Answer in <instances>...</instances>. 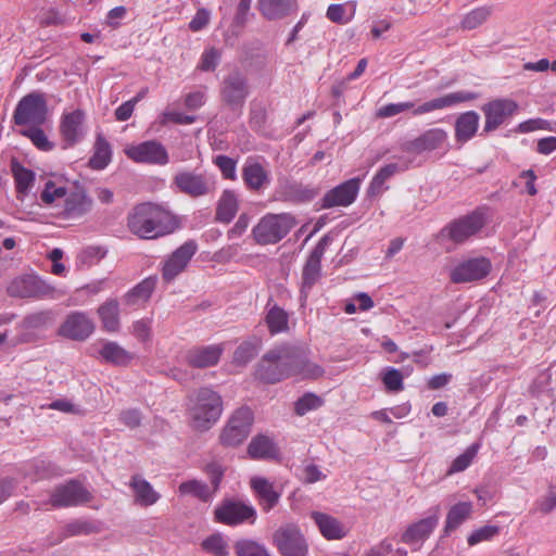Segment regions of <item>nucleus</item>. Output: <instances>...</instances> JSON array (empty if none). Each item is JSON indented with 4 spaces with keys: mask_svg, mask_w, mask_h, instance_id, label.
I'll list each match as a JSON object with an SVG mask.
<instances>
[{
    "mask_svg": "<svg viewBox=\"0 0 556 556\" xmlns=\"http://www.w3.org/2000/svg\"><path fill=\"white\" fill-rule=\"evenodd\" d=\"M324 374V368L312 363L303 350L287 344L265 353L255 369V378L270 384L291 376L317 379Z\"/></svg>",
    "mask_w": 556,
    "mask_h": 556,
    "instance_id": "1",
    "label": "nucleus"
},
{
    "mask_svg": "<svg viewBox=\"0 0 556 556\" xmlns=\"http://www.w3.org/2000/svg\"><path fill=\"white\" fill-rule=\"evenodd\" d=\"M176 227L175 216L151 202L136 205L127 215L128 230L140 239H156L172 233Z\"/></svg>",
    "mask_w": 556,
    "mask_h": 556,
    "instance_id": "2",
    "label": "nucleus"
},
{
    "mask_svg": "<svg viewBox=\"0 0 556 556\" xmlns=\"http://www.w3.org/2000/svg\"><path fill=\"white\" fill-rule=\"evenodd\" d=\"M477 98L478 93L476 92L460 90L424 102L418 106H416L415 102L412 101L389 103L379 108L376 113V116L378 118H389L408 110H412L413 115L415 116L424 115L432 111L454 106L462 102H469L476 100Z\"/></svg>",
    "mask_w": 556,
    "mask_h": 556,
    "instance_id": "3",
    "label": "nucleus"
},
{
    "mask_svg": "<svg viewBox=\"0 0 556 556\" xmlns=\"http://www.w3.org/2000/svg\"><path fill=\"white\" fill-rule=\"evenodd\" d=\"M191 401L190 416L197 429L206 430L219 419L223 400L217 392L210 388H201Z\"/></svg>",
    "mask_w": 556,
    "mask_h": 556,
    "instance_id": "4",
    "label": "nucleus"
},
{
    "mask_svg": "<svg viewBox=\"0 0 556 556\" xmlns=\"http://www.w3.org/2000/svg\"><path fill=\"white\" fill-rule=\"evenodd\" d=\"M298 222L291 213L264 215L252 229L253 239L257 244H276L282 240Z\"/></svg>",
    "mask_w": 556,
    "mask_h": 556,
    "instance_id": "5",
    "label": "nucleus"
},
{
    "mask_svg": "<svg viewBox=\"0 0 556 556\" xmlns=\"http://www.w3.org/2000/svg\"><path fill=\"white\" fill-rule=\"evenodd\" d=\"M48 117V104L45 93L30 92L24 96L13 113V121L17 126H42Z\"/></svg>",
    "mask_w": 556,
    "mask_h": 556,
    "instance_id": "6",
    "label": "nucleus"
},
{
    "mask_svg": "<svg viewBox=\"0 0 556 556\" xmlns=\"http://www.w3.org/2000/svg\"><path fill=\"white\" fill-rule=\"evenodd\" d=\"M253 421L251 408L243 406L236 409L220 431L219 443L225 447L239 446L251 433Z\"/></svg>",
    "mask_w": 556,
    "mask_h": 556,
    "instance_id": "7",
    "label": "nucleus"
},
{
    "mask_svg": "<svg viewBox=\"0 0 556 556\" xmlns=\"http://www.w3.org/2000/svg\"><path fill=\"white\" fill-rule=\"evenodd\" d=\"M273 545L281 556L308 555V543L300 527L294 522L281 525L275 530Z\"/></svg>",
    "mask_w": 556,
    "mask_h": 556,
    "instance_id": "8",
    "label": "nucleus"
},
{
    "mask_svg": "<svg viewBox=\"0 0 556 556\" xmlns=\"http://www.w3.org/2000/svg\"><path fill=\"white\" fill-rule=\"evenodd\" d=\"M483 226V214L475 211L444 226L441 229L438 239L450 240L455 244H460L479 232Z\"/></svg>",
    "mask_w": 556,
    "mask_h": 556,
    "instance_id": "9",
    "label": "nucleus"
},
{
    "mask_svg": "<svg viewBox=\"0 0 556 556\" xmlns=\"http://www.w3.org/2000/svg\"><path fill=\"white\" fill-rule=\"evenodd\" d=\"M220 100L232 111L241 110L250 94L247 76L239 70L231 71L222 80Z\"/></svg>",
    "mask_w": 556,
    "mask_h": 556,
    "instance_id": "10",
    "label": "nucleus"
},
{
    "mask_svg": "<svg viewBox=\"0 0 556 556\" xmlns=\"http://www.w3.org/2000/svg\"><path fill=\"white\" fill-rule=\"evenodd\" d=\"M173 185L179 192L190 198L204 197L215 190L213 176L194 170L178 172L173 178Z\"/></svg>",
    "mask_w": 556,
    "mask_h": 556,
    "instance_id": "11",
    "label": "nucleus"
},
{
    "mask_svg": "<svg viewBox=\"0 0 556 556\" xmlns=\"http://www.w3.org/2000/svg\"><path fill=\"white\" fill-rule=\"evenodd\" d=\"M91 500L92 494L79 481L72 479L53 489L49 504L54 508H65L79 506Z\"/></svg>",
    "mask_w": 556,
    "mask_h": 556,
    "instance_id": "12",
    "label": "nucleus"
},
{
    "mask_svg": "<svg viewBox=\"0 0 556 556\" xmlns=\"http://www.w3.org/2000/svg\"><path fill=\"white\" fill-rule=\"evenodd\" d=\"M7 291L13 298L42 299L52 296L54 288L36 275L25 274L15 277L8 286Z\"/></svg>",
    "mask_w": 556,
    "mask_h": 556,
    "instance_id": "13",
    "label": "nucleus"
},
{
    "mask_svg": "<svg viewBox=\"0 0 556 556\" xmlns=\"http://www.w3.org/2000/svg\"><path fill=\"white\" fill-rule=\"evenodd\" d=\"M518 110V104L510 99H494L483 104L481 111L484 114L485 122L483 134H489L501 127Z\"/></svg>",
    "mask_w": 556,
    "mask_h": 556,
    "instance_id": "14",
    "label": "nucleus"
},
{
    "mask_svg": "<svg viewBox=\"0 0 556 556\" xmlns=\"http://www.w3.org/2000/svg\"><path fill=\"white\" fill-rule=\"evenodd\" d=\"M492 269L486 257H473L459 262L450 273L453 283H467L482 280Z\"/></svg>",
    "mask_w": 556,
    "mask_h": 556,
    "instance_id": "15",
    "label": "nucleus"
},
{
    "mask_svg": "<svg viewBox=\"0 0 556 556\" xmlns=\"http://www.w3.org/2000/svg\"><path fill=\"white\" fill-rule=\"evenodd\" d=\"M331 241L329 235L323 236L307 257L302 269V293H307L321 277V258Z\"/></svg>",
    "mask_w": 556,
    "mask_h": 556,
    "instance_id": "16",
    "label": "nucleus"
},
{
    "mask_svg": "<svg viewBox=\"0 0 556 556\" xmlns=\"http://www.w3.org/2000/svg\"><path fill=\"white\" fill-rule=\"evenodd\" d=\"M85 122L86 114L80 109L62 114L59 130L63 149L72 148L85 138L87 132Z\"/></svg>",
    "mask_w": 556,
    "mask_h": 556,
    "instance_id": "17",
    "label": "nucleus"
},
{
    "mask_svg": "<svg viewBox=\"0 0 556 556\" xmlns=\"http://www.w3.org/2000/svg\"><path fill=\"white\" fill-rule=\"evenodd\" d=\"M198 251V244L194 240H188L177 248L164 262L162 267V278L166 282H172L188 266L189 262Z\"/></svg>",
    "mask_w": 556,
    "mask_h": 556,
    "instance_id": "18",
    "label": "nucleus"
},
{
    "mask_svg": "<svg viewBox=\"0 0 556 556\" xmlns=\"http://www.w3.org/2000/svg\"><path fill=\"white\" fill-rule=\"evenodd\" d=\"M215 520L227 526H237L244 521L254 522L256 510L242 502L225 500L214 511Z\"/></svg>",
    "mask_w": 556,
    "mask_h": 556,
    "instance_id": "19",
    "label": "nucleus"
},
{
    "mask_svg": "<svg viewBox=\"0 0 556 556\" xmlns=\"http://www.w3.org/2000/svg\"><path fill=\"white\" fill-rule=\"evenodd\" d=\"M94 331V323L85 312H72L59 328V334L74 340L85 341Z\"/></svg>",
    "mask_w": 556,
    "mask_h": 556,
    "instance_id": "20",
    "label": "nucleus"
},
{
    "mask_svg": "<svg viewBox=\"0 0 556 556\" xmlns=\"http://www.w3.org/2000/svg\"><path fill=\"white\" fill-rule=\"evenodd\" d=\"M126 155L137 163L165 165L169 157L165 147L156 140H148L125 150Z\"/></svg>",
    "mask_w": 556,
    "mask_h": 556,
    "instance_id": "21",
    "label": "nucleus"
},
{
    "mask_svg": "<svg viewBox=\"0 0 556 556\" xmlns=\"http://www.w3.org/2000/svg\"><path fill=\"white\" fill-rule=\"evenodd\" d=\"M440 519V506L430 509V515L407 527L402 534V542L407 545H421L437 528Z\"/></svg>",
    "mask_w": 556,
    "mask_h": 556,
    "instance_id": "22",
    "label": "nucleus"
},
{
    "mask_svg": "<svg viewBox=\"0 0 556 556\" xmlns=\"http://www.w3.org/2000/svg\"><path fill=\"white\" fill-rule=\"evenodd\" d=\"M361 179L351 178L327 191L321 200L323 208L336 206H349L355 200L359 191Z\"/></svg>",
    "mask_w": 556,
    "mask_h": 556,
    "instance_id": "23",
    "label": "nucleus"
},
{
    "mask_svg": "<svg viewBox=\"0 0 556 556\" xmlns=\"http://www.w3.org/2000/svg\"><path fill=\"white\" fill-rule=\"evenodd\" d=\"M256 9L269 22L282 21L299 10L298 0H257Z\"/></svg>",
    "mask_w": 556,
    "mask_h": 556,
    "instance_id": "24",
    "label": "nucleus"
},
{
    "mask_svg": "<svg viewBox=\"0 0 556 556\" xmlns=\"http://www.w3.org/2000/svg\"><path fill=\"white\" fill-rule=\"evenodd\" d=\"M242 180L251 191H261L270 184L268 170L255 157H248L241 170Z\"/></svg>",
    "mask_w": 556,
    "mask_h": 556,
    "instance_id": "25",
    "label": "nucleus"
},
{
    "mask_svg": "<svg viewBox=\"0 0 556 556\" xmlns=\"http://www.w3.org/2000/svg\"><path fill=\"white\" fill-rule=\"evenodd\" d=\"M447 139V134L441 128H432L421 134L416 139L405 143V150L414 153H422L440 149Z\"/></svg>",
    "mask_w": 556,
    "mask_h": 556,
    "instance_id": "26",
    "label": "nucleus"
},
{
    "mask_svg": "<svg viewBox=\"0 0 556 556\" xmlns=\"http://www.w3.org/2000/svg\"><path fill=\"white\" fill-rule=\"evenodd\" d=\"M220 344L197 346L188 351L187 362L194 368H205L216 365L223 354Z\"/></svg>",
    "mask_w": 556,
    "mask_h": 556,
    "instance_id": "27",
    "label": "nucleus"
},
{
    "mask_svg": "<svg viewBox=\"0 0 556 556\" xmlns=\"http://www.w3.org/2000/svg\"><path fill=\"white\" fill-rule=\"evenodd\" d=\"M157 282L156 276H149L131 288L123 298L124 304L130 307L143 306L151 298Z\"/></svg>",
    "mask_w": 556,
    "mask_h": 556,
    "instance_id": "28",
    "label": "nucleus"
},
{
    "mask_svg": "<svg viewBox=\"0 0 556 556\" xmlns=\"http://www.w3.org/2000/svg\"><path fill=\"white\" fill-rule=\"evenodd\" d=\"M311 518L315 521L321 535L327 540H340L348 533L342 522L328 514L312 511Z\"/></svg>",
    "mask_w": 556,
    "mask_h": 556,
    "instance_id": "29",
    "label": "nucleus"
},
{
    "mask_svg": "<svg viewBox=\"0 0 556 556\" xmlns=\"http://www.w3.org/2000/svg\"><path fill=\"white\" fill-rule=\"evenodd\" d=\"M92 199L84 190H75L65 198L63 215L66 218H79L91 211Z\"/></svg>",
    "mask_w": 556,
    "mask_h": 556,
    "instance_id": "30",
    "label": "nucleus"
},
{
    "mask_svg": "<svg viewBox=\"0 0 556 556\" xmlns=\"http://www.w3.org/2000/svg\"><path fill=\"white\" fill-rule=\"evenodd\" d=\"M480 116L476 111L462 113L455 122V140L465 143L472 139L478 131Z\"/></svg>",
    "mask_w": 556,
    "mask_h": 556,
    "instance_id": "31",
    "label": "nucleus"
},
{
    "mask_svg": "<svg viewBox=\"0 0 556 556\" xmlns=\"http://www.w3.org/2000/svg\"><path fill=\"white\" fill-rule=\"evenodd\" d=\"M250 484L256 493L264 511H269L277 505L280 494L266 478L253 477Z\"/></svg>",
    "mask_w": 556,
    "mask_h": 556,
    "instance_id": "32",
    "label": "nucleus"
},
{
    "mask_svg": "<svg viewBox=\"0 0 556 556\" xmlns=\"http://www.w3.org/2000/svg\"><path fill=\"white\" fill-rule=\"evenodd\" d=\"M129 486L134 491L135 502L140 506H151L161 497L160 493L153 489L151 483L139 475L131 477Z\"/></svg>",
    "mask_w": 556,
    "mask_h": 556,
    "instance_id": "33",
    "label": "nucleus"
},
{
    "mask_svg": "<svg viewBox=\"0 0 556 556\" xmlns=\"http://www.w3.org/2000/svg\"><path fill=\"white\" fill-rule=\"evenodd\" d=\"M248 454L252 459H274L279 456V448L269 437L257 434L249 443Z\"/></svg>",
    "mask_w": 556,
    "mask_h": 556,
    "instance_id": "34",
    "label": "nucleus"
},
{
    "mask_svg": "<svg viewBox=\"0 0 556 556\" xmlns=\"http://www.w3.org/2000/svg\"><path fill=\"white\" fill-rule=\"evenodd\" d=\"M317 194V188L298 181L287 182L281 189L283 200L292 203L311 202Z\"/></svg>",
    "mask_w": 556,
    "mask_h": 556,
    "instance_id": "35",
    "label": "nucleus"
},
{
    "mask_svg": "<svg viewBox=\"0 0 556 556\" xmlns=\"http://www.w3.org/2000/svg\"><path fill=\"white\" fill-rule=\"evenodd\" d=\"M98 316L103 330L117 332L121 329L119 303L116 299H108L98 307Z\"/></svg>",
    "mask_w": 556,
    "mask_h": 556,
    "instance_id": "36",
    "label": "nucleus"
},
{
    "mask_svg": "<svg viewBox=\"0 0 556 556\" xmlns=\"http://www.w3.org/2000/svg\"><path fill=\"white\" fill-rule=\"evenodd\" d=\"M239 210V201L233 190H225L216 206L215 219L223 224H229Z\"/></svg>",
    "mask_w": 556,
    "mask_h": 556,
    "instance_id": "37",
    "label": "nucleus"
},
{
    "mask_svg": "<svg viewBox=\"0 0 556 556\" xmlns=\"http://www.w3.org/2000/svg\"><path fill=\"white\" fill-rule=\"evenodd\" d=\"M99 353L106 363L115 366H127L135 358L132 353L113 341L105 342Z\"/></svg>",
    "mask_w": 556,
    "mask_h": 556,
    "instance_id": "38",
    "label": "nucleus"
},
{
    "mask_svg": "<svg viewBox=\"0 0 556 556\" xmlns=\"http://www.w3.org/2000/svg\"><path fill=\"white\" fill-rule=\"evenodd\" d=\"M472 513L471 502H459L453 505L447 515L444 526V533L446 535L455 531L463 522H465Z\"/></svg>",
    "mask_w": 556,
    "mask_h": 556,
    "instance_id": "39",
    "label": "nucleus"
},
{
    "mask_svg": "<svg viewBox=\"0 0 556 556\" xmlns=\"http://www.w3.org/2000/svg\"><path fill=\"white\" fill-rule=\"evenodd\" d=\"M265 324L271 336L289 330V314L277 304L270 306L265 316Z\"/></svg>",
    "mask_w": 556,
    "mask_h": 556,
    "instance_id": "40",
    "label": "nucleus"
},
{
    "mask_svg": "<svg viewBox=\"0 0 556 556\" xmlns=\"http://www.w3.org/2000/svg\"><path fill=\"white\" fill-rule=\"evenodd\" d=\"M11 172L14 177L16 192L26 195L35 182V173L24 167L17 160L11 162Z\"/></svg>",
    "mask_w": 556,
    "mask_h": 556,
    "instance_id": "41",
    "label": "nucleus"
},
{
    "mask_svg": "<svg viewBox=\"0 0 556 556\" xmlns=\"http://www.w3.org/2000/svg\"><path fill=\"white\" fill-rule=\"evenodd\" d=\"M112 150L108 140L102 136L98 135L94 142V151L89 160V166L92 169L101 170L105 168L111 162Z\"/></svg>",
    "mask_w": 556,
    "mask_h": 556,
    "instance_id": "42",
    "label": "nucleus"
},
{
    "mask_svg": "<svg viewBox=\"0 0 556 556\" xmlns=\"http://www.w3.org/2000/svg\"><path fill=\"white\" fill-rule=\"evenodd\" d=\"M100 531L101 527L98 522L88 519H75L64 526L59 542L65 538L89 535Z\"/></svg>",
    "mask_w": 556,
    "mask_h": 556,
    "instance_id": "43",
    "label": "nucleus"
},
{
    "mask_svg": "<svg viewBox=\"0 0 556 556\" xmlns=\"http://www.w3.org/2000/svg\"><path fill=\"white\" fill-rule=\"evenodd\" d=\"M261 348L262 340L257 337L243 341L233 353V363L240 366L247 365L258 354Z\"/></svg>",
    "mask_w": 556,
    "mask_h": 556,
    "instance_id": "44",
    "label": "nucleus"
},
{
    "mask_svg": "<svg viewBox=\"0 0 556 556\" xmlns=\"http://www.w3.org/2000/svg\"><path fill=\"white\" fill-rule=\"evenodd\" d=\"M408 165L404 164L400 166L396 163H390L381 167L378 173L374 176L369 188H368V194L369 195H377L383 191V185L384 182L391 178L395 173L400 170L407 169Z\"/></svg>",
    "mask_w": 556,
    "mask_h": 556,
    "instance_id": "45",
    "label": "nucleus"
},
{
    "mask_svg": "<svg viewBox=\"0 0 556 556\" xmlns=\"http://www.w3.org/2000/svg\"><path fill=\"white\" fill-rule=\"evenodd\" d=\"M179 492L181 494H191L203 502L210 501L212 496L216 493L213 492V489L211 490L205 482L197 479L182 482L179 485Z\"/></svg>",
    "mask_w": 556,
    "mask_h": 556,
    "instance_id": "46",
    "label": "nucleus"
},
{
    "mask_svg": "<svg viewBox=\"0 0 556 556\" xmlns=\"http://www.w3.org/2000/svg\"><path fill=\"white\" fill-rule=\"evenodd\" d=\"M492 14V8L483 5L471 10L460 22V27L465 30H471L482 25Z\"/></svg>",
    "mask_w": 556,
    "mask_h": 556,
    "instance_id": "47",
    "label": "nucleus"
},
{
    "mask_svg": "<svg viewBox=\"0 0 556 556\" xmlns=\"http://www.w3.org/2000/svg\"><path fill=\"white\" fill-rule=\"evenodd\" d=\"M481 444L479 442H475L471 445H469L463 454L458 455L453 460L451 467L447 470V475H453L467 469L471 465L475 457L477 456Z\"/></svg>",
    "mask_w": 556,
    "mask_h": 556,
    "instance_id": "48",
    "label": "nucleus"
},
{
    "mask_svg": "<svg viewBox=\"0 0 556 556\" xmlns=\"http://www.w3.org/2000/svg\"><path fill=\"white\" fill-rule=\"evenodd\" d=\"M249 125L255 132L267 137V112L261 104H252L249 115Z\"/></svg>",
    "mask_w": 556,
    "mask_h": 556,
    "instance_id": "49",
    "label": "nucleus"
},
{
    "mask_svg": "<svg viewBox=\"0 0 556 556\" xmlns=\"http://www.w3.org/2000/svg\"><path fill=\"white\" fill-rule=\"evenodd\" d=\"M235 551L237 556H271L263 544L249 539L237 541Z\"/></svg>",
    "mask_w": 556,
    "mask_h": 556,
    "instance_id": "50",
    "label": "nucleus"
},
{
    "mask_svg": "<svg viewBox=\"0 0 556 556\" xmlns=\"http://www.w3.org/2000/svg\"><path fill=\"white\" fill-rule=\"evenodd\" d=\"M202 548L214 556H229L227 543L220 533L207 536L202 542Z\"/></svg>",
    "mask_w": 556,
    "mask_h": 556,
    "instance_id": "51",
    "label": "nucleus"
},
{
    "mask_svg": "<svg viewBox=\"0 0 556 556\" xmlns=\"http://www.w3.org/2000/svg\"><path fill=\"white\" fill-rule=\"evenodd\" d=\"M22 135L29 138L34 146L41 151H51L54 147L40 127L33 126L29 129L23 130Z\"/></svg>",
    "mask_w": 556,
    "mask_h": 556,
    "instance_id": "52",
    "label": "nucleus"
},
{
    "mask_svg": "<svg viewBox=\"0 0 556 556\" xmlns=\"http://www.w3.org/2000/svg\"><path fill=\"white\" fill-rule=\"evenodd\" d=\"M323 405V400L314 393H305L294 403V412L299 416H303L309 410L317 409Z\"/></svg>",
    "mask_w": 556,
    "mask_h": 556,
    "instance_id": "53",
    "label": "nucleus"
},
{
    "mask_svg": "<svg viewBox=\"0 0 556 556\" xmlns=\"http://www.w3.org/2000/svg\"><path fill=\"white\" fill-rule=\"evenodd\" d=\"M213 163L219 168L223 177L229 180H236L237 162L227 155H217L214 157Z\"/></svg>",
    "mask_w": 556,
    "mask_h": 556,
    "instance_id": "54",
    "label": "nucleus"
},
{
    "mask_svg": "<svg viewBox=\"0 0 556 556\" xmlns=\"http://www.w3.org/2000/svg\"><path fill=\"white\" fill-rule=\"evenodd\" d=\"M500 532L498 526H483L477 530H475L467 539V542L470 546L476 545L483 541H489Z\"/></svg>",
    "mask_w": 556,
    "mask_h": 556,
    "instance_id": "55",
    "label": "nucleus"
},
{
    "mask_svg": "<svg viewBox=\"0 0 556 556\" xmlns=\"http://www.w3.org/2000/svg\"><path fill=\"white\" fill-rule=\"evenodd\" d=\"M67 191L65 187H56L54 181L48 180L45 189L40 194V199L45 204H51L56 199L66 198Z\"/></svg>",
    "mask_w": 556,
    "mask_h": 556,
    "instance_id": "56",
    "label": "nucleus"
},
{
    "mask_svg": "<svg viewBox=\"0 0 556 556\" xmlns=\"http://www.w3.org/2000/svg\"><path fill=\"white\" fill-rule=\"evenodd\" d=\"M382 381L387 388L388 391L391 392H399L404 389L403 386V375L399 369L395 368H389L383 377Z\"/></svg>",
    "mask_w": 556,
    "mask_h": 556,
    "instance_id": "57",
    "label": "nucleus"
},
{
    "mask_svg": "<svg viewBox=\"0 0 556 556\" xmlns=\"http://www.w3.org/2000/svg\"><path fill=\"white\" fill-rule=\"evenodd\" d=\"M152 321L149 318H142L132 324L131 333L140 342H149L152 334Z\"/></svg>",
    "mask_w": 556,
    "mask_h": 556,
    "instance_id": "58",
    "label": "nucleus"
},
{
    "mask_svg": "<svg viewBox=\"0 0 556 556\" xmlns=\"http://www.w3.org/2000/svg\"><path fill=\"white\" fill-rule=\"evenodd\" d=\"M204 470L211 480L213 492H217L225 475V467L217 462H211Z\"/></svg>",
    "mask_w": 556,
    "mask_h": 556,
    "instance_id": "59",
    "label": "nucleus"
},
{
    "mask_svg": "<svg viewBox=\"0 0 556 556\" xmlns=\"http://www.w3.org/2000/svg\"><path fill=\"white\" fill-rule=\"evenodd\" d=\"M219 61L220 52L215 48H211L203 52L199 68L204 72H213L219 64Z\"/></svg>",
    "mask_w": 556,
    "mask_h": 556,
    "instance_id": "60",
    "label": "nucleus"
},
{
    "mask_svg": "<svg viewBox=\"0 0 556 556\" xmlns=\"http://www.w3.org/2000/svg\"><path fill=\"white\" fill-rule=\"evenodd\" d=\"M195 116L193 115H186L180 112H174V111H165L161 115L160 123L162 125H166L168 122L178 124V125H189L194 123Z\"/></svg>",
    "mask_w": 556,
    "mask_h": 556,
    "instance_id": "61",
    "label": "nucleus"
},
{
    "mask_svg": "<svg viewBox=\"0 0 556 556\" xmlns=\"http://www.w3.org/2000/svg\"><path fill=\"white\" fill-rule=\"evenodd\" d=\"M142 414L138 408H128L119 413V420L130 429L138 428L141 425Z\"/></svg>",
    "mask_w": 556,
    "mask_h": 556,
    "instance_id": "62",
    "label": "nucleus"
},
{
    "mask_svg": "<svg viewBox=\"0 0 556 556\" xmlns=\"http://www.w3.org/2000/svg\"><path fill=\"white\" fill-rule=\"evenodd\" d=\"M345 4H330L327 9L326 16L333 23L346 24L350 18L345 16Z\"/></svg>",
    "mask_w": 556,
    "mask_h": 556,
    "instance_id": "63",
    "label": "nucleus"
},
{
    "mask_svg": "<svg viewBox=\"0 0 556 556\" xmlns=\"http://www.w3.org/2000/svg\"><path fill=\"white\" fill-rule=\"evenodd\" d=\"M536 509L543 514H549L556 508V492L549 490V492L536 501Z\"/></svg>",
    "mask_w": 556,
    "mask_h": 556,
    "instance_id": "64",
    "label": "nucleus"
}]
</instances>
